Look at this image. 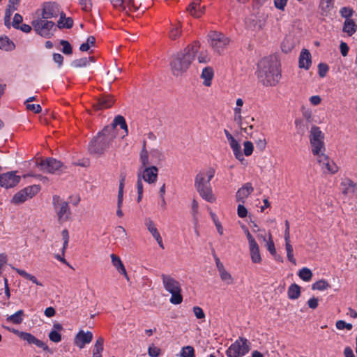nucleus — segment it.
Returning <instances> with one entry per match:
<instances>
[{
    "instance_id": "obj_33",
    "label": "nucleus",
    "mask_w": 357,
    "mask_h": 357,
    "mask_svg": "<svg viewBox=\"0 0 357 357\" xmlns=\"http://www.w3.org/2000/svg\"><path fill=\"white\" fill-rule=\"evenodd\" d=\"M139 160L141 166L139 168H144L145 167H149V153L146 148V141L143 142V146L139 154Z\"/></svg>"
},
{
    "instance_id": "obj_45",
    "label": "nucleus",
    "mask_w": 357,
    "mask_h": 357,
    "mask_svg": "<svg viewBox=\"0 0 357 357\" xmlns=\"http://www.w3.org/2000/svg\"><path fill=\"white\" fill-rule=\"evenodd\" d=\"M96 42V38L93 36H89L86 43H82L80 47L79 50L82 52H86L89 50L90 47L93 45Z\"/></svg>"
},
{
    "instance_id": "obj_13",
    "label": "nucleus",
    "mask_w": 357,
    "mask_h": 357,
    "mask_svg": "<svg viewBox=\"0 0 357 357\" xmlns=\"http://www.w3.org/2000/svg\"><path fill=\"white\" fill-rule=\"evenodd\" d=\"M317 161L325 174H335L338 172V166L324 153L317 155Z\"/></svg>"
},
{
    "instance_id": "obj_38",
    "label": "nucleus",
    "mask_w": 357,
    "mask_h": 357,
    "mask_svg": "<svg viewBox=\"0 0 357 357\" xmlns=\"http://www.w3.org/2000/svg\"><path fill=\"white\" fill-rule=\"evenodd\" d=\"M245 25L247 29L253 31H259L261 29V24L258 22L255 17L246 19Z\"/></svg>"
},
{
    "instance_id": "obj_59",
    "label": "nucleus",
    "mask_w": 357,
    "mask_h": 357,
    "mask_svg": "<svg viewBox=\"0 0 357 357\" xmlns=\"http://www.w3.org/2000/svg\"><path fill=\"white\" fill-rule=\"evenodd\" d=\"M193 312L197 319H204L205 317V314L200 307L195 306L193 307Z\"/></svg>"
},
{
    "instance_id": "obj_2",
    "label": "nucleus",
    "mask_w": 357,
    "mask_h": 357,
    "mask_svg": "<svg viewBox=\"0 0 357 357\" xmlns=\"http://www.w3.org/2000/svg\"><path fill=\"white\" fill-rule=\"evenodd\" d=\"M199 49V43L197 41L188 46L183 51L173 56L170 62L172 74L176 77L181 76L185 73L195 59Z\"/></svg>"
},
{
    "instance_id": "obj_52",
    "label": "nucleus",
    "mask_w": 357,
    "mask_h": 357,
    "mask_svg": "<svg viewBox=\"0 0 357 357\" xmlns=\"http://www.w3.org/2000/svg\"><path fill=\"white\" fill-rule=\"evenodd\" d=\"M243 146H244V149H243L244 154L246 156L250 155L253 152L252 143L250 141H246L244 142Z\"/></svg>"
},
{
    "instance_id": "obj_12",
    "label": "nucleus",
    "mask_w": 357,
    "mask_h": 357,
    "mask_svg": "<svg viewBox=\"0 0 357 357\" xmlns=\"http://www.w3.org/2000/svg\"><path fill=\"white\" fill-rule=\"evenodd\" d=\"M40 186L37 185L26 187L14 195L11 202L15 204H22L35 196L40 191Z\"/></svg>"
},
{
    "instance_id": "obj_62",
    "label": "nucleus",
    "mask_w": 357,
    "mask_h": 357,
    "mask_svg": "<svg viewBox=\"0 0 357 357\" xmlns=\"http://www.w3.org/2000/svg\"><path fill=\"white\" fill-rule=\"evenodd\" d=\"M22 22V17L21 15L16 13L13 17V26L15 29H19L20 24Z\"/></svg>"
},
{
    "instance_id": "obj_47",
    "label": "nucleus",
    "mask_w": 357,
    "mask_h": 357,
    "mask_svg": "<svg viewBox=\"0 0 357 357\" xmlns=\"http://www.w3.org/2000/svg\"><path fill=\"white\" fill-rule=\"evenodd\" d=\"M61 236L63 241V248L61 250V254L63 256H64L65 251L68 247V241H69V234L68 231L67 229H63L61 231Z\"/></svg>"
},
{
    "instance_id": "obj_46",
    "label": "nucleus",
    "mask_w": 357,
    "mask_h": 357,
    "mask_svg": "<svg viewBox=\"0 0 357 357\" xmlns=\"http://www.w3.org/2000/svg\"><path fill=\"white\" fill-rule=\"evenodd\" d=\"M181 357H195V349L191 346H186L183 347L181 353Z\"/></svg>"
},
{
    "instance_id": "obj_20",
    "label": "nucleus",
    "mask_w": 357,
    "mask_h": 357,
    "mask_svg": "<svg viewBox=\"0 0 357 357\" xmlns=\"http://www.w3.org/2000/svg\"><path fill=\"white\" fill-rule=\"evenodd\" d=\"M144 224L148 229V231L152 234L153 237L155 239L159 246L164 249V245L162 243V238L160 236V233L158 232L153 221L148 218L145 219Z\"/></svg>"
},
{
    "instance_id": "obj_64",
    "label": "nucleus",
    "mask_w": 357,
    "mask_h": 357,
    "mask_svg": "<svg viewBox=\"0 0 357 357\" xmlns=\"http://www.w3.org/2000/svg\"><path fill=\"white\" fill-rule=\"evenodd\" d=\"M79 4L82 6V10L88 11L91 7V3L90 0H79Z\"/></svg>"
},
{
    "instance_id": "obj_31",
    "label": "nucleus",
    "mask_w": 357,
    "mask_h": 357,
    "mask_svg": "<svg viewBox=\"0 0 357 357\" xmlns=\"http://www.w3.org/2000/svg\"><path fill=\"white\" fill-rule=\"evenodd\" d=\"M220 278L221 280L227 285H231L234 284V278L231 275L229 272H228L225 268H223L218 271Z\"/></svg>"
},
{
    "instance_id": "obj_14",
    "label": "nucleus",
    "mask_w": 357,
    "mask_h": 357,
    "mask_svg": "<svg viewBox=\"0 0 357 357\" xmlns=\"http://www.w3.org/2000/svg\"><path fill=\"white\" fill-rule=\"evenodd\" d=\"M158 168L155 166L145 167L139 168L137 171V177H140L142 180L149 184L156 182L158 178Z\"/></svg>"
},
{
    "instance_id": "obj_27",
    "label": "nucleus",
    "mask_w": 357,
    "mask_h": 357,
    "mask_svg": "<svg viewBox=\"0 0 357 357\" xmlns=\"http://www.w3.org/2000/svg\"><path fill=\"white\" fill-rule=\"evenodd\" d=\"M357 30V25L356 24L355 22L352 19H346L342 31L345 33L347 34L349 36H351Z\"/></svg>"
},
{
    "instance_id": "obj_39",
    "label": "nucleus",
    "mask_w": 357,
    "mask_h": 357,
    "mask_svg": "<svg viewBox=\"0 0 357 357\" xmlns=\"http://www.w3.org/2000/svg\"><path fill=\"white\" fill-rule=\"evenodd\" d=\"M333 0H321L319 8L322 15H327L333 7Z\"/></svg>"
},
{
    "instance_id": "obj_58",
    "label": "nucleus",
    "mask_w": 357,
    "mask_h": 357,
    "mask_svg": "<svg viewBox=\"0 0 357 357\" xmlns=\"http://www.w3.org/2000/svg\"><path fill=\"white\" fill-rule=\"evenodd\" d=\"M319 69V75L321 77H324L326 76L328 70V66L326 64L324 63H319L318 66Z\"/></svg>"
},
{
    "instance_id": "obj_35",
    "label": "nucleus",
    "mask_w": 357,
    "mask_h": 357,
    "mask_svg": "<svg viewBox=\"0 0 357 357\" xmlns=\"http://www.w3.org/2000/svg\"><path fill=\"white\" fill-rule=\"evenodd\" d=\"M103 344L104 338L102 337H99L94 344L93 349V357H102Z\"/></svg>"
},
{
    "instance_id": "obj_7",
    "label": "nucleus",
    "mask_w": 357,
    "mask_h": 357,
    "mask_svg": "<svg viewBox=\"0 0 357 357\" xmlns=\"http://www.w3.org/2000/svg\"><path fill=\"white\" fill-rule=\"evenodd\" d=\"M31 25L36 33L45 38H50L53 36L52 29L55 24L48 19L43 18L37 15V17L31 22Z\"/></svg>"
},
{
    "instance_id": "obj_17",
    "label": "nucleus",
    "mask_w": 357,
    "mask_h": 357,
    "mask_svg": "<svg viewBox=\"0 0 357 357\" xmlns=\"http://www.w3.org/2000/svg\"><path fill=\"white\" fill-rule=\"evenodd\" d=\"M109 1L116 10L126 14L137 9L133 0H109Z\"/></svg>"
},
{
    "instance_id": "obj_29",
    "label": "nucleus",
    "mask_w": 357,
    "mask_h": 357,
    "mask_svg": "<svg viewBox=\"0 0 357 357\" xmlns=\"http://www.w3.org/2000/svg\"><path fill=\"white\" fill-rule=\"evenodd\" d=\"M58 21V27L59 29H70L73 25V20L71 17H66L65 13L62 11L59 15Z\"/></svg>"
},
{
    "instance_id": "obj_11",
    "label": "nucleus",
    "mask_w": 357,
    "mask_h": 357,
    "mask_svg": "<svg viewBox=\"0 0 357 357\" xmlns=\"http://www.w3.org/2000/svg\"><path fill=\"white\" fill-rule=\"evenodd\" d=\"M61 12V6L57 3L48 1L43 3L41 9L38 10L36 14L42 16L43 18L51 19L57 17Z\"/></svg>"
},
{
    "instance_id": "obj_60",
    "label": "nucleus",
    "mask_w": 357,
    "mask_h": 357,
    "mask_svg": "<svg viewBox=\"0 0 357 357\" xmlns=\"http://www.w3.org/2000/svg\"><path fill=\"white\" fill-rule=\"evenodd\" d=\"M12 11H13L12 10V8H10L8 7V8H7L6 10V13H5V17H4V24L6 26L9 27L10 26V17H11V15H12Z\"/></svg>"
},
{
    "instance_id": "obj_43",
    "label": "nucleus",
    "mask_w": 357,
    "mask_h": 357,
    "mask_svg": "<svg viewBox=\"0 0 357 357\" xmlns=\"http://www.w3.org/2000/svg\"><path fill=\"white\" fill-rule=\"evenodd\" d=\"M181 25L180 24H176L172 25L169 33V36L171 39L175 40L181 35Z\"/></svg>"
},
{
    "instance_id": "obj_42",
    "label": "nucleus",
    "mask_w": 357,
    "mask_h": 357,
    "mask_svg": "<svg viewBox=\"0 0 357 357\" xmlns=\"http://www.w3.org/2000/svg\"><path fill=\"white\" fill-rule=\"evenodd\" d=\"M285 248H286V251H287V256L288 260L290 262H291L293 264L296 265V261L293 255V251H294L293 247L291 245L290 241L285 242Z\"/></svg>"
},
{
    "instance_id": "obj_8",
    "label": "nucleus",
    "mask_w": 357,
    "mask_h": 357,
    "mask_svg": "<svg viewBox=\"0 0 357 357\" xmlns=\"http://www.w3.org/2000/svg\"><path fill=\"white\" fill-rule=\"evenodd\" d=\"M52 204L56 213L58 222L60 224L68 221L70 218L71 211L69 204L59 196L53 197Z\"/></svg>"
},
{
    "instance_id": "obj_3",
    "label": "nucleus",
    "mask_w": 357,
    "mask_h": 357,
    "mask_svg": "<svg viewBox=\"0 0 357 357\" xmlns=\"http://www.w3.org/2000/svg\"><path fill=\"white\" fill-rule=\"evenodd\" d=\"M215 171L211 167L206 170L199 172L195 178V188L200 197L204 200L213 203L216 198L213 193L210 183L214 177Z\"/></svg>"
},
{
    "instance_id": "obj_49",
    "label": "nucleus",
    "mask_w": 357,
    "mask_h": 357,
    "mask_svg": "<svg viewBox=\"0 0 357 357\" xmlns=\"http://www.w3.org/2000/svg\"><path fill=\"white\" fill-rule=\"evenodd\" d=\"M243 119L244 118H243L241 114H234V121L237 122L241 129L243 130L245 133L250 134L249 131L248 130V128L246 127H244Z\"/></svg>"
},
{
    "instance_id": "obj_44",
    "label": "nucleus",
    "mask_w": 357,
    "mask_h": 357,
    "mask_svg": "<svg viewBox=\"0 0 357 357\" xmlns=\"http://www.w3.org/2000/svg\"><path fill=\"white\" fill-rule=\"evenodd\" d=\"M330 287V284L324 280H321L312 284V289L314 290H325Z\"/></svg>"
},
{
    "instance_id": "obj_10",
    "label": "nucleus",
    "mask_w": 357,
    "mask_h": 357,
    "mask_svg": "<svg viewBox=\"0 0 357 357\" xmlns=\"http://www.w3.org/2000/svg\"><path fill=\"white\" fill-rule=\"evenodd\" d=\"M250 350V342L244 337H239L226 351L228 357L244 356Z\"/></svg>"
},
{
    "instance_id": "obj_16",
    "label": "nucleus",
    "mask_w": 357,
    "mask_h": 357,
    "mask_svg": "<svg viewBox=\"0 0 357 357\" xmlns=\"http://www.w3.org/2000/svg\"><path fill=\"white\" fill-rule=\"evenodd\" d=\"M20 176L15 172H10L0 175V185L5 188L16 186L20 181Z\"/></svg>"
},
{
    "instance_id": "obj_41",
    "label": "nucleus",
    "mask_w": 357,
    "mask_h": 357,
    "mask_svg": "<svg viewBox=\"0 0 357 357\" xmlns=\"http://www.w3.org/2000/svg\"><path fill=\"white\" fill-rule=\"evenodd\" d=\"M298 276L303 281L308 282L312 279V273L308 268H303L300 270Z\"/></svg>"
},
{
    "instance_id": "obj_40",
    "label": "nucleus",
    "mask_w": 357,
    "mask_h": 357,
    "mask_svg": "<svg viewBox=\"0 0 357 357\" xmlns=\"http://www.w3.org/2000/svg\"><path fill=\"white\" fill-rule=\"evenodd\" d=\"M90 61H94L93 56H90L89 58H86V57L81 58V59H76V60L73 61L72 63V66L75 68L85 67L89 64Z\"/></svg>"
},
{
    "instance_id": "obj_34",
    "label": "nucleus",
    "mask_w": 357,
    "mask_h": 357,
    "mask_svg": "<svg viewBox=\"0 0 357 357\" xmlns=\"http://www.w3.org/2000/svg\"><path fill=\"white\" fill-rule=\"evenodd\" d=\"M15 44L7 36L0 37V49L5 51H12L15 49Z\"/></svg>"
},
{
    "instance_id": "obj_32",
    "label": "nucleus",
    "mask_w": 357,
    "mask_h": 357,
    "mask_svg": "<svg viewBox=\"0 0 357 357\" xmlns=\"http://www.w3.org/2000/svg\"><path fill=\"white\" fill-rule=\"evenodd\" d=\"M24 317V312L22 310H20L17 311L13 314L8 316L6 318V321L9 323H13L15 324H20L22 322Z\"/></svg>"
},
{
    "instance_id": "obj_53",
    "label": "nucleus",
    "mask_w": 357,
    "mask_h": 357,
    "mask_svg": "<svg viewBox=\"0 0 357 357\" xmlns=\"http://www.w3.org/2000/svg\"><path fill=\"white\" fill-rule=\"evenodd\" d=\"M148 354L151 357H158L160 354V349L152 344L148 349Z\"/></svg>"
},
{
    "instance_id": "obj_1",
    "label": "nucleus",
    "mask_w": 357,
    "mask_h": 357,
    "mask_svg": "<svg viewBox=\"0 0 357 357\" xmlns=\"http://www.w3.org/2000/svg\"><path fill=\"white\" fill-rule=\"evenodd\" d=\"M259 82L264 86H275L281 78L279 63L275 56L261 59L257 64Z\"/></svg>"
},
{
    "instance_id": "obj_51",
    "label": "nucleus",
    "mask_w": 357,
    "mask_h": 357,
    "mask_svg": "<svg viewBox=\"0 0 357 357\" xmlns=\"http://www.w3.org/2000/svg\"><path fill=\"white\" fill-rule=\"evenodd\" d=\"M49 338L52 342L58 343L61 340V335L56 331H52L49 333Z\"/></svg>"
},
{
    "instance_id": "obj_30",
    "label": "nucleus",
    "mask_w": 357,
    "mask_h": 357,
    "mask_svg": "<svg viewBox=\"0 0 357 357\" xmlns=\"http://www.w3.org/2000/svg\"><path fill=\"white\" fill-rule=\"evenodd\" d=\"M251 260L253 263H260L261 257L259 252V248L257 243L249 245Z\"/></svg>"
},
{
    "instance_id": "obj_28",
    "label": "nucleus",
    "mask_w": 357,
    "mask_h": 357,
    "mask_svg": "<svg viewBox=\"0 0 357 357\" xmlns=\"http://www.w3.org/2000/svg\"><path fill=\"white\" fill-rule=\"evenodd\" d=\"M229 143L236 158L240 161H243L244 160V158L241 152V145L238 144V142L234 137L232 139L229 141Z\"/></svg>"
},
{
    "instance_id": "obj_61",
    "label": "nucleus",
    "mask_w": 357,
    "mask_h": 357,
    "mask_svg": "<svg viewBox=\"0 0 357 357\" xmlns=\"http://www.w3.org/2000/svg\"><path fill=\"white\" fill-rule=\"evenodd\" d=\"M199 63H206L209 61L210 59L207 52H201L197 58Z\"/></svg>"
},
{
    "instance_id": "obj_18",
    "label": "nucleus",
    "mask_w": 357,
    "mask_h": 357,
    "mask_svg": "<svg viewBox=\"0 0 357 357\" xmlns=\"http://www.w3.org/2000/svg\"><path fill=\"white\" fill-rule=\"evenodd\" d=\"M117 126H120L121 128L124 130L125 135H127L128 133V126L126 122V120L123 116L121 115H118L116 116L111 125L105 126L104 128H111V130H108V132L111 134H113L114 136L116 137V128Z\"/></svg>"
},
{
    "instance_id": "obj_23",
    "label": "nucleus",
    "mask_w": 357,
    "mask_h": 357,
    "mask_svg": "<svg viewBox=\"0 0 357 357\" xmlns=\"http://www.w3.org/2000/svg\"><path fill=\"white\" fill-rule=\"evenodd\" d=\"M114 103V99L111 96H104L99 98L97 102L93 104V107L96 110H101L111 107Z\"/></svg>"
},
{
    "instance_id": "obj_50",
    "label": "nucleus",
    "mask_w": 357,
    "mask_h": 357,
    "mask_svg": "<svg viewBox=\"0 0 357 357\" xmlns=\"http://www.w3.org/2000/svg\"><path fill=\"white\" fill-rule=\"evenodd\" d=\"M60 44L62 45L63 49L62 52L65 54H72V47L70 44L67 41L62 40L60 42Z\"/></svg>"
},
{
    "instance_id": "obj_26",
    "label": "nucleus",
    "mask_w": 357,
    "mask_h": 357,
    "mask_svg": "<svg viewBox=\"0 0 357 357\" xmlns=\"http://www.w3.org/2000/svg\"><path fill=\"white\" fill-rule=\"evenodd\" d=\"M214 73L211 67H206L202 70L201 78L204 80L203 84L206 86L211 85V80L213 77Z\"/></svg>"
},
{
    "instance_id": "obj_63",
    "label": "nucleus",
    "mask_w": 357,
    "mask_h": 357,
    "mask_svg": "<svg viewBox=\"0 0 357 357\" xmlns=\"http://www.w3.org/2000/svg\"><path fill=\"white\" fill-rule=\"evenodd\" d=\"M237 213H238V215L240 218H245L247 216L248 211L243 205L239 204L238 206Z\"/></svg>"
},
{
    "instance_id": "obj_21",
    "label": "nucleus",
    "mask_w": 357,
    "mask_h": 357,
    "mask_svg": "<svg viewBox=\"0 0 357 357\" xmlns=\"http://www.w3.org/2000/svg\"><path fill=\"white\" fill-rule=\"evenodd\" d=\"M187 10L192 17L199 18L204 13L205 6H201L200 0H193L187 8Z\"/></svg>"
},
{
    "instance_id": "obj_36",
    "label": "nucleus",
    "mask_w": 357,
    "mask_h": 357,
    "mask_svg": "<svg viewBox=\"0 0 357 357\" xmlns=\"http://www.w3.org/2000/svg\"><path fill=\"white\" fill-rule=\"evenodd\" d=\"M13 268L15 269V271L20 276L23 277L24 278L31 281L33 283H34L38 286H43V284L40 282H39L34 275H32L26 273L25 271L20 269V268H16L14 267H13Z\"/></svg>"
},
{
    "instance_id": "obj_19",
    "label": "nucleus",
    "mask_w": 357,
    "mask_h": 357,
    "mask_svg": "<svg viewBox=\"0 0 357 357\" xmlns=\"http://www.w3.org/2000/svg\"><path fill=\"white\" fill-rule=\"evenodd\" d=\"M93 339V334L90 331L84 332L80 331L76 335L74 340V343L79 349H83L86 344H89Z\"/></svg>"
},
{
    "instance_id": "obj_4",
    "label": "nucleus",
    "mask_w": 357,
    "mask_h": 357,
    "mask_svg": "<svg viewBox=\"0 0 357 357\" xmlns=\"http://www.w3.org/2000/svg\"><path fill=\"white\" fill-rule=\"evenodd\" d=\"M109 130H111V128H103L102 130L91 141L89 145V151L91 154L100 156L109 147L111 142L115 138L113 134L108 132Z\"/></svg>"
},
{
    "instance_id": "obj_5",
    "label": "nucleus",
    "mask_w": 357,
    "mask_h": 357,
    "mask_svg": "<svg viewBox=\"0 0 357 357\" xmlns=\"http://www.w3.org/2000/svg\"><path fill=\"white\" fill-rule=\"evenodd\" d=\"M161 278L165 289L172 294L170 303L174 305H178L183 301V296L181 294V284L175 278L169 275L162 274Z\"/></svg>"
},
{
    "instance_id": "obj_25",
    "label": "nucleus",
    "mask_w": 357,
    "mask_h": 357,
    "mask_svg": "<svg viewBox=\"0 0 357 357\" xmlns=\"http://www.w3.org/2000/svg\"><path fill=\"white\" fill-rule=\"evenodd\" d=\"M110 257L112 259V265L116 268L118 272L121 274H123L128 280L126 270L120 257L114 254H112Z\"/></svg>"
},
{
    "instance_id": "obj_15",
    "label": "nucleus",
    "mask_w": 357,
    "mask_h": 357,
    "mask_svg": "<svg viewBox=\"0 0 357 357\" xmlns=\"http://www.w3.org/2000/svg\"><path fill=\"white\" fill-rule=\"evenodd\" d=\"M40 169L45 173L54 174L61 169L63 164L61 161L53 158H47L45 160H41L37 164Z\"/></svg>"
},
{
    "instance_id": "obj_9",
    "label": "nucleus",
    "mask_w": 357,
    "mask_h": 357,
    "mask_svg": "<svg viewBox=\"0 0 357 357\" xmlns=\"http://www.w3.org/2000/svg\"><path fill=\"white\" fill-rule=\"evenodd\" d=\"M210 46L218 54H221L227 49L230 40L220 32L211 31L208 35Z\"/></svg>"
},
{
    "instance_id": "obj_55",
    "label": "nucleus",
    "mask_w": 357,
    "mask_h": 357,
    "mask_svg": "<svg viewBox=\"0 0 357 357\" xmlns=\"http://www.w3.org/2000/svg\"><path fill=\"white\" fill-rule=\"evenodd\" d=\"M342 17L346 18V19H350L349 17L352 16L353 15V10L352 9L347 8V7H343L340 9V11Z\"/></svg>"
},
{
    "instance_id": "obj_22",
    "label": "nucleus",
    "mask_w": 357,
    "mask_h": 357,
    "mask_svg": "<svg viewBox=\"0 0 357 357\" xmlns=\"http://www.w3.org/2000/svg\"><path fill=\"white\" fill-rule=\"evenodd\" d=\"M254 191V188L250 183H245L241 188H240L236 194V198L237 202L244 203L245 199L249 195Z\"/></svg>"
},
{
    "instance_id": "obj_57",
    "label": "nucleus",
    "mask_w": 357,
    "mask_h": 357,
    "mask_svg": "<svg viewBox=\"0 0 357 357\" xmlns=\"http://www.w3.org/2000/svg\"><path fill=\"white\" fill-rule=\"evenodd\" d=\"M288 0H273L274 6L276 8L280 10H284Z\"/></svg>"
},
{
    "instance_id": "obj_37",
    "label": "nucleus",
    "mask_w": 357,
    "mask_h": 357,
    "mask_svg": "<svg viewBox=\"0 0 357 357\" xmlns=\"http://www.w3.org/2000/svg\"><path fill=\"white\" fill-rule=\"evenodd\" d=\"M288 297L290 299H297L301 295V288L296 284H292L288 289Z\"/></svg>"
},
{
    "instance_id": "obj_48",
    "label": "nucleus",
    "mask_w": 357,
    "mask_h": 357,
    "mask_svg": "<svg viewBox=\"0 0 357 357\" xmlns=\"http://www.w3.org/2000/svg\"><path fill=\"white\" fill-rule=\"evenodd\" d=\"M266 246L268 250L270 252V253L273 257H276V250L275 248V244L272 239L271 234H269L268 240L266 241Z\"/></svg>"
},
{
    "instance_id": "obj_24",
    "label": "nucleus",
    "mask_w": 357,
    "mask_h": 357,
    "mask_svg": "<svg viewBox=\"0 0 357 357\" xmlns=\"http://www.w3.org/2000/svg\"><path fill=\"white\" fill-rule=\"evenodd\" d=\"M311 65V54L307 50H303L299 56V67L309 69Z\"/></svg>"
},
{
    "instance_id": "obj_6",
    "label": "nucleus",
    "mask_w": 357,
    "mask_h": 357,
    "mask_svg": "<svg viewBox=\"0 0 357 357\" xmlns=\"http://www.w3.org/2000/svg\"><path fill=\"white\" fill-rule=\"evenodd\" d=\"M309 138L311 151L314 155H319L325 152L324 135L319 127L312 126Z\"/></svg>"
},
{
    "instance_id": "obj_56",
    "label": "nucleus",
    "mask_w": 357,
    "mask_h": 357,
    "mask_svg": "<svg viewBox=\"0 0 357 357\" xmlns=\"http://www.w3.org/2000/svg\"><path fill=\"white\" fill-rule=\"evenodd\" d=\"M254 121H255V119L253 117L246 116L243 119L244 127H246L248 128V130L249 131L250 134L251 133L250 131L253 128V126L252 125V123Z\"/></svg>"
},
{
    "instance_id": "obj_54",
    "label": "nucleus",
    "mask_w": 357,
    "mask_h": 357,
    "mask_svg": "<svg viewBox=\"0 0 357 357\" xmlns=\"http://www.w3.org/2000/svg\"><path fill=\"white\" fill-rule=\"evenodd\" d=\"M20 338L26 341L29 344H33L36 337L31 333L23 332L20 334Z\"/></svg>"
}]
</instances>
